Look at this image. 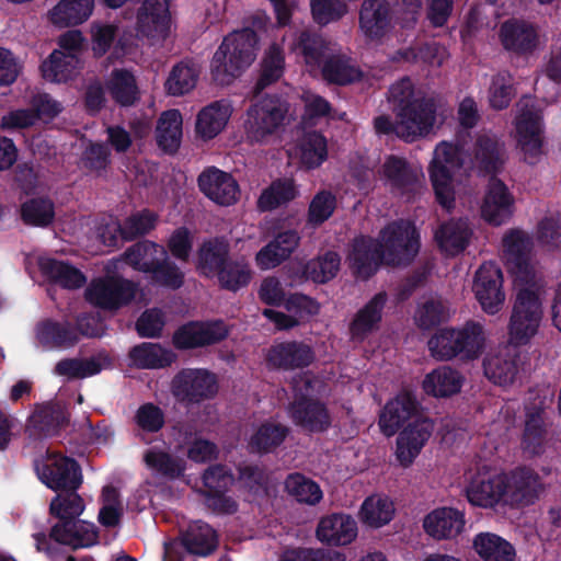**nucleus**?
Segmentation results:
<instances>
[{
  "instance_id": "obj_1",
  "label": "nucleus",
  "mask_w": 561,
  "mask_h": 561,
  "mask_svg": "<svg viewBox=\"0 0 561 561\" xmlns=\"http://www.w3.org/2000/svg\"><path fill=\"white\" fill-rule=\"evenodd\" d=\"M420 250V236L410 221L388 225L378 242L360 237L354 240L347 256L350 267L360 278L373 275L380 263L402 265L411 262Z\"/></svg>"
},
{
  "instance_id": "obj_2",
  "label": "nucleus",
  "mask_w": 561,
  "mask_h": 561,
  "mask_svg": "<svg viewBox=\"0 0 561 561\" xmlns=\"http://www.w3.org/2000/svg\"><path fill=\"white\" fill-rule=\"evenodd\" d=\"M290 50L302 58L311 75H322L330 82L347 84L362 77L360 69L351 58L333 55V49L319 35L302 32L290 45Z\"/></svg>"
},
{
  "instance_id": "obj_3",
  "label": "nucleus",
  "mask_w": 561,
  "mask_h": 561,
  "mask_svg": "<svg viewBox=\"0 0 561 561\" xmlns=\"http://www.w3.org/2000/svg\"><path fill=\"white\" fill-rule=\"evenodd\" d=\"M257 44L259 38L250 28L226 36L211 59L213 79L221 85L231 83L255 60Z\"/></svg>"
},
{
  "instance_id": "obj_4",
  "label": "nucleus",
  "mask_w": 561,
  "mask_h": 561,
  "mask_svg": "<svg viewBox=\"0 0 561 561\" xmlns=\"http://www.w3.org/2000/svg\"><path fill=\"white\" fill-rule=\"evenodd\" d=\"M514 304L508 323L512 346L527 344L540 328L543 317L545 286L542 282L513 286Z\"/></svg>"
},
{
  "instance_id": "obj_5",
  "label": "nucleus",
  "mask_w": 561,
  "mask_h": 561,
  "mask_svg": "<svg viewBox=\"0 0 561 561\" xmlns=\"http://www.w3.org/2000/svg\"><path fill=\"white\" fill-rule=\"evenodd\" d=\"M462 165V149L458 145L442 141L435 147L427 171L436 199L447 210L454 207L460 192L458 176Z\"/></svg>"
},
{
  "instance_id": "obj_6",
  "label": "nucleus",
  "mask_w": 561,
  "mask_h": 561,
  "mask_svg": "<svg viewBox=\"0 0 561 561\" xmlns=\"http://www.w3.org/2000/svg\"><path fill=\"white\" fill-rule=\"evenodd\" d=\"M295 401L290 404L288 413L296 425L309 432H323L331 425V417L327 408L314 401L313 398L324 392L323 382L304 374L294 380Z\"/></svg>"
},
{
  "instance_id": "obj_7",
  "label": "nucleus",
  "mask_w": 561,
  "mask_h": 561,
  "mask_svg": "<svg viewBox=\"0 0 561 561\" xmlns=\"http://www.w3.org/2000/svg\"><path fill=\"white\" fill-rule=\"evenodd\" d=\"M466 496L474 505L484 508L505 504L507 474L497 472L486 460L473 458L463 473Z\"/></svg>"
},
{
  "instance_id": "obj_8",
  "label": "nucleus",
  "mask_w": 561,
  "mask_h": 561,
  "mask_svg": "<svg viewBox=\"0 0 561 561\" xmlns=\"http://www.w3.org/2000/svg\"><path fill=\"white\" fill-rule=\"evenodd\" d=\"M288 111V104L276 96H266L253 103L248 108L242 124L247 141L268 142L285 125Z\"/></svg>"
},
{
  "instance_id": "obj_9",
  "label": "nucleus",
  "mask_w": 561,
  "mask_h": 561,
  "mask_svg": "<svg viewBox=\"0 0 561 561\" xmlns=\"http://www.w3.org/2000/svg\"><path fill=\"white\" fill-rule=\"evenodd\" d=\"M106 275L93 279L85 289L87 300L101 309L117 310L136 297L135 285L121 277L123 261L112 260L105 265Z\"/></svg>"
},
{
  "instance_id": "obj_10",
  "label": "nucleus",
  "mask_w": 561,
  "mask_h": 561,
  "mask_svg": "<svg viewBox=\"0 0 561 561\" xmlns=\"http://www.w3.org/2000/svg\"><path fill=\"white\" fill-rule=\"evenodd\" d=\"M444 112L443 105L434 99H422L397 108L394 134L404 141H415L434 129Z\"/></svg>"
},
{
  "instance_id": "obj_11",
  "label": "nucleus",
  "mask_w": 561,
  "mask_h": 561,
  "mask_svg": "<svg viewBox=\"0 0 561 561\" xmlns=\"http://www.w3.org/2000/svg\"><path fill=\"white\" fill-rule=\"evenodd\" d=\"M533 242L522 230H512L503 239V252L513 286L541 282L530 253Z\"/></svg>"
},
{
  "instance_id": "obj_12",
  "label": "nucleus",
  "mask_w": 561,
  "mask_h": 561,
  "mask_svg": "<svg viewBox=\"0 0 561 561\" xmlns=\"http://www.w3.org/2000/svg\"><path fill=\"white\" fill-rule=\"evenodd\" d=\"M515 131L525 160L534 163L542 152V126L540 112L533 98H523L517 103Z\"/></svg>"
},
{
  "instance_id": "obj_13",
  "label": "nucleus",
  "mask_w": 561,
  "mask_h": 561,
  "mask_svg": "<svg viewBox=\"0 0 561 561\" xmlns=\"http://www.w3.org/2000/svg\"><path fill=\"white\" fill-rule=\"evenodd\" d=\"M35 470L39 480L54 491L77 490L82 482L77 462L60 454L47 453L36 460Z\"/></svg>"
},
{
  "instance_id": "obj_14",
  "label": "nucleus",
  "mask_w": 561,
  "mask_h": 561,
  "mask_svg": "<svg viewBox=\"0 0 561 561\" xmlns=\"http://www.w3.org/2000/svg\"><path fill=\"white\" fill-rule=\"evenodd\" d=\"M472 291L485 313H499L506 299L501 268L492 262L483 263L474 273Z\"/></svg>"
},
{
  "instance_id": "obj_15",
  "label": "nucleus",
  "mask_w": 561,
  "mask_h": 561,
  "mask_svg": "<svg viewBox=\"0 0 561 561\" xmlns=\"http://www.w3.org/2000/svg\"><path fill=\"white\" fill-rule=\"evenodd\" d=\"M218 391L217 379L206 369H183L171 382V392L183 403H198L211 399Z\"/></svg>"
},
{
  "instance_id": "obj_16",
  "label": "nucleus",
  "mask_w": 561,
  "mask_h": 561,
  "mask_svg": "<svg viewBox=\"0 0 561 561\" xmlns=\"http://www.w3.org/2000/svg\"><path fill=\"white\" fill-rule=\"evenodd\" d=\"M216 546L215 530L209 525L196 520L182 534L181 542L172 541L164 545V561H182L183 548L193 554L207 556Z\"/></svg>"
},
{
  "instance_id": "obj_17",
  "label": "nucleus",
  "mask_w": 561,
  "mask_h": 561,
  "mask_svg": "<svg viewBox=\"0 0 561 561\" xmlns=\"http://www.w3.org/2000/svg\"><path fill=\"white\" fill-rule=\"evenodd\" d=\"M434 431L430 417H417L399 433L396 440L394 457L399 466L409 468L421 454Z\"/></svg>"
},
{
  "instance_id": "obj_18",
  "label": "nucleus",
  "mask_w": 561,
  "mask_h": 561,
  "mask_svg": "<svg viewBox=\"0 0 561 561\" xmlns=\"http://www.w3.org/2000/svg\"><path fill=\"white\" fill-rule=\"evenodd\" d=\"M419 403L409 390L400 391L390 399L379 413L378 427L387 436H393L408 421H414L419 415Z\"/></svg>"
},
{
  "instance_id": "obj_19",
  "label": "nucleus",
  "mask_w": 561,
  "mask_h": 561,
  "mask_svg": "<svg viewBox=\"0 0 561 561\" xmlns=\"http://www.w3.org/2000/svg\"><path fill=\"white\" fill-rule=\"evenodd\" d=\"M545 492L540 477L528 468H518L507 474L505 505L525 507L536 503Z\"/></svg>"
},
{
  "instance_id": "obj_20",
  "label": "nucleus",
  "mask_w": 561,
  "mask_h": 561,
  "mask_svg": "<svg viewBox=\"0 0 561 561\" xmlns=\"http://www.w3.org/2000/svg\"><path fill=\"white\" fill-rule=\"evenodd\" d=\"M171 28L169 0H145L137 18L139 35L158 42L167 38Z\"/></svg>"
},
{
  "instance_id": "obj_21",
  "label": "nucleus",
  "mask_w": 561,
  "mask_h": 561,
  "mask_svg": "<svg viewBox=\"0 0 561 561\" xmlns=\"http://www.w3.org/2000/svg\"><path fill=\"white\" fill-rule=\"evenodd\" d=\"M232 483L233 477L225 467L209 468L203 476L207 506L219 514L234 513L237 503L225 495Z\"/></svg>"
},
{
  "instance_id": "obj_22",
  "label": "nucleus",
  "mask_w": 561,
  "mask_h": 561,
  "mask_svg": "<svg viewBox=\"0 0 561 561\" xmlns=\"http://www.w3.org/2000/svg\"><path fill=\"white\" fill-rule=\"evenodd\" d=\"M201 191L220 206H231L239 201L240 187L234 178L217 168L205 170L198 178Z\"/></svg>"
},
{
  "instance_id": "obj_23",
  "label": "nucleus",
  "mask_w": 561,
  "mask_h": 561,
  "mask_svg": "<svg viewBox=\"0 0 561 561\" xmlns=\"http://www.w3.org/2000/svg\"><path fill=\"white\" fill-rule=\"evenodd\" d=\"M485 377L500 386L513 383L519 373V356L512 345L489 352L483 359Z\"/></svg>"
},
{
  "instance_id": "obj_24",
  "label": "nucleus",
  "mask_w": 561,
  "mask_h": 561,
  "mask_svg": "<svg viewBox=\"0 0 561 561\" xmlns=\"http://www.w3.org/2000/svg\"><path fill=\"white\" fill-rule=\"evenodd\" d=\"M228 335L222 321L190 322L173 335L178 348H193L219 342Z\"/></svg>"
},
{
  "instance_id": "obj_25",
  "label": "nucleus",
  "mask_w": 561,
  "mask_h": 561,
  "mask_svg": "<svg viewBox=\"0 0 561 561\" xmlns=\"http://www.w3.org/2000/svg\"><path fill=\"white\" fill-rule=\"evenodd\" d=\"M514 203L506 185L497 179H491L481 205V216L489 224L500 226L513 215Z\"/></svg>"
},
{
  "instance_id": "obj_26",
  "label": "nucleus",
  "mask_w": 561,
  "mask_h": 561,
  "mask_svg": "<svg viewBox=\"0 0 561 561\" xmlns=\"http://www.w3.org/2000/svg\"><path fill=\"white\" fill-rule=\"evenodd\" d=\"M285 307L289 314L273 309L263 311V314L279 330L291 329L316 316L320 310V306L314 299L300 294L291 295L286 300Z\"/></svg>"
},
{
  "instance_id": "obj_27",
  "label": "nucleus",
  "mask_w": 561,
  "mask_h": 561,
  "mask_svg": "<svg viewBox=\"0 0 561 561\" xmlns=\"http://www.w3.org/2000/svg\"><path fill=\"white\" fill-rule=\"evenodd\" d=\"M357 534L356 520L343 513L322 517L316 529L318 540L329 546H346L356 539Z\"/></svg>"
},
{
  "instance_id": "obj_28",
  "label": "nucleus",
  "mask_w": 561,
  "mask_h": 561,
  "mask_svg": "<svg viewBox=\"0 0 561 561\" xmlns=\"http://www.w3.org/2000/svg\"><path fill=\"white\" fill-rule=\"evenodd\" d=\"M465 525V514L453 507L433 510L423 520L424 531L436 540L455 538L462 533Z\"/></svg>"
},
{
  "instance_id": "obj_29",
  "label": "nucleus",
  "mask_w": 561,
  "mask_h": 561,
  "mask_svg": "<svg viewBox=\"0 0 561 561\" xmlns=\"http://www.w3.org/2000/svg\"><path fill=\"white\" fill-rule=\"evenodd\" d=\"M233 113L229 101L219 100L201 108L195 122L196 135L203 140L216 138L227 127Z\"/></svg>"
},
{
  "instance_id": "obj_30",
  "label": "nucleus",
  "mask_w": 561,
  "mask_h": 561,
  "mask_svg": "<svg viewBox=\"0 0 561 561\" xmlns=\"http://www.w3.org/2000/svg\"><path fill=\"white\" fill-rule=\"evenodd\" d=\"M422 174V168H412L405 159L393 154L385 159L379 170L380 180L398 194L408 191Z\"/></svg>"
},
{
  "instance_id": "obj_31",
  "label": "nucleus",
  "mask_w": 561,
  "mask_h": 561,
  "mask_svg": "<svg viewBox=\"0 0 561 561\" xmlns=\"http://www.w3.org/2000/svg\"><path fill=\"white\" fill-rule=\"evenodd\" d=\"M386 302L387 295L378 293L358 309L350 325L351 336L354 341H363L379 329Z\"/></svg>"
},
{
  "instance_id": "obj_32",
  "label": "nucleus",
  "mask_w": 561,
  "mask_h": 561,
  "mask_svg": "<svg viewBox=\"0 0 561 561\" xmlns=\"http://www.w3.org/2000/svg\"><path fill=\"white\" fill-rule=\"evenodd\" d=\"M300 237L294 230L278 233L270 243L255 255L259 268L266 271L280 265L299 245Z\"/></svg>"
},
{
  "instance_id": "obj_33",
  "label": "nucleus",
  "mask_w": 561,
  "mask_h": 561,
  "mask_svg": "<svg viewBox=\"0 0 561 561\" xmlns=\"http://www.w3.org/2000/svg\"><path fill=\"white\" fill-rule=\"evenodd\" d=\"M313 358L310 346L300 342L277 343L267 353L268 364L280 369L305 367L310 365Z\"/></svg>"
},
{
  "instance_id": "obj_34",
  "label": "nucleus",
  "mask_w": 561,
  "mask_h": 561,
  "mask_svg": "<svg viewBox=\"0 0 561 561\" xmlns=\"http://www.w3.org/2000/svg\"><path fill=\"white\" fill-rule=\"evenodd\" d=\"M396 515L392 499L383 493L367 496L358 510V519L367 528L379 529L391 523Z\"/></svg>"
},
{
  "instance_id": "obj_35",
  "label": "nucleus",
  "mask_w": 561,
  "mask_h": 561,
  "mask_svg": "<svg viewBox=\"0 0 561 561\" xmlns=\"http://www.w3.org/2000/svg\"><path fill=\"white\" fill-rule=\"evenodd\" d=\"M463 376L449 366H440L425 375L423 391L434 398H448L457 394L463 385Z\"/></svg>"
},
{
  "instance_id": "obj_36",
  "label": "nucleus",
  "mask_w": 561,
  "mask_h": 561,
  "mask_svg": "<svg viewBox=\"0 0 561 561\" xmlns=\"http://www.w3.org/2000/svg\"><path fill=\"white\" fill-rule=\"evenodd\" d=\"M359 25L364 35L371 39H380L390 26L389 8L385 0H365L362 4Z\"/></svg>"
},
{
  "instance_id": "obj_37",
  "label": "nucleus",
  "mask_w": 561,
  "mask_h": 561,
  "mask_svg": "<svg viewBox=\"0 0 561 561\" xmlns=\"http://www.w3.org/2000/svg\"><path fill=\"white\" fill-rule=\"evenodd\" d=\"M50 537L72 548H84L96 543L98 531L93 524L84 520L65 522L51 528Z\"/></svg>"
},
{
  "instance_id": "obj_38",
  "label": "nucleus",
  "mask_w": 561,
  "mask_h": 561,
  "mask_svg": "<svg viewBox=\"0 0 561 561\" xmlns=\"http://www.w3.org/2000/svg\"><path fill=\"white\" fill-rule=\"evenodd\" d=\"M94 0H60L48 12V20L57 27L77 26L90 19Z\"/></svg>"
},
{
  "instance_id": "obj_39",
  "label": "nucleus",
  "mask_w": 561,
  "mask_h": 561,
  "mask_svg": "<svg viewBox=\"0 0 561 561\" xmlns=\"http://www.w3.org/2000/svg\"><path fill=\"white\" fill-rule=\"evenodd\" d=\"M147 469L153 474L174 479L180 477L184 469V461L172 457L164 442H158L148 447L142 456Z\"/></svg>"
},
{
  "instance_id": "obj_40",
  "label": "nucleus",
  "mask_w": 561,
  "mask_h": 561,
  "mask_svg": "<svg viewBox=\"0 0 561 561\" xmlns=\"http://www.w3.org/2000/svg\"><path fill=\"white\" fill-rule=\"evenodd\" d=\"M80 57L66 55L64 50H54L41 66L42 76L49 82H67L81 70Z\"/></svg>"
},
{
  "instance_id": "obj_41",
  "label": "nucleus",
  "mask_w": 561,
  "mask_h": 561,
  "mask_svg": "<svg viewBox=\"0 0 561 561\" xmlns=\"http://www.w3.org/2000/svg\"><path fill=\"white\" fill-rule=\"evenodd\" d=\"M545 401L539 397L535 398L531 407H526V421L523 434V449L530 455H538L543 449L545 428L543 410Z\"/></svg>"
},
{
  "instance_id": "obj_42",
  "label": "nucleus",
  "mask_w": 561,
  "mask_h": 561,
  "mask_svg": "<svg viewBox=\"0 0 561 561\" xmlns=\"http://www.w3.org/2000/svg\"><path fill=\"white\" fill-rule=\"evenodd\" d=\"M501 39L506 49L522 54L533 51L540 44L536 30L531 25L517 21L502 25Z\"/></svg>"
},
{
  "instance_id": "obj_43",
  "label": "nucleus",
  "mask_w": 561,
  "mask_h": 561,
  "mask_svg": "<svg viewBox=\"0 0 561 561\" xmlns=\"http://www.w3.org/2000/svg\"><path fill=\"white\" fill-rule=\"evenodd\" d=\"M165 257L167 251L164 247L150 241H144L133 245L121 260L123 261V266L128 264L137 271L152 275L161 260H165Z\"/></svg>"
},
{
  "instance_id": "obj_44",
  "label": "nucleus",
  "mask_w": 561,
  "mask_h": 561,
  "mask_svg": "<svg viewBox=\"0 0 561 561\" xmlns=\"http://www.w3.org/2000/svg\"><path fill=\"white\" fill-rule=\"evenodd\" d=\"M290 154L297 157L305 169H317L328 159L327 138L320 133H307Z\"/></svg>"
},
{
  "instance_id": "obj_45",
  "label": "nucleus",
  "mask_w": 561,
  "mask_h": 561,
  "mask_svg": "<svg viewBox=\"0 0 561 561\" xmlns=\"http://www.w3.org/2000/svg\"><path fill=\"white\" fill-rule=\"evenodd\" d=\"M42 273L54 284L67 289L80 288L84 285L87 278L80 270L64 261L43 256L38 260Z\"/></svg>"
},
{
  "instance_id": "obj_46",
  "label": "nucleus",
  "mask_w": 561,
  "mask_h": 561,
  "mask_svg": "<svg viewBox=\"0 0 561 561\" xmlns=\"http://www.w3.org/2000/svg\"><path fill=\"white\" fill-rule=\"evenodd\" d=\"M470 233L467 221L450 220L435 231V240L445 254L456 255L466 249Z\"/></svg>"
},
{
  "instance_id": "obj_47",
  "label": "nucleus",
  "mask_w": 561,
  "mask_h": 561,
  "mask_svg": "<svg viewBox=\"0 0 561 561\" xmlns=\"http://www.w3.org/2000/svg\"><path fill=\"white\" fill-rule=\"evenodd\" d=\"M476 553L483 561H514V547L504 538L493 533H480L472 541Z\"/></svg>"
},
{
  "instance_id": "obj_48",
  "label": "nucleus",
  "mask_w": 561,
  "mask_h": 561,
  "mask_svg": "<svg viewBox=\"0 0 561 561\" xmlns=\"http://www.w3.org/2000/svg\"><path fill=\"white\" fill-rule=\"evenodd\" d=\"M199 68L194 62L181 61L172 67L164 82L165 92L172 96L191 93L197 85Z\"/></svg>"
},
{
  "instance_id": "obj_49",
  "label": "nucleus",
  "mask_w": 561,
  "mask_h": 561,
  "mask_svg": "<svg viewBox=\"0 0 561 561\" xmlns=\"http://www.w3.org/2000/svg\"><path fill=\"white\" fill-rule=\"evenodd\" d=\"M183 117L179 110L163 112L158 121L156 137L159 147L165 152H174L182 140Z\"/></svg>"
},
{
  "instance_id": "obj_50",
  "label": "nucleus",
  "mask_w": 561,
  "mask_h": 561,
  "mask_svg": "<svg viewBox=\"0 0 561 561\" xmlns=\"http://www.w3.org/2000/svg\"><path fill=\"white\" fill-rule=\"evenodd\" d=\"M228 244L224 240L205 241L197 253L196 268L203 276L215 277L220 267L228 263Z\"/></svg>"
},
{
  "instance_id": "obj_51",
  "label": "nucleus",
  "mask_w": 561,
  "mask_h": 561,
  "mask_svg": "<svg viewBox=\"0 0 561 561\" xmlns=\"http://www.w3.org/2000/svg\"><path fill=\"white\" fill-rule=\"evenodd\" d=\"M105 89L123 106L134 104L139 94L134 75L126 69H114L105 81Z\"/></svg>"
},
{
  "instance_id": "obj_52",
  "label": "nucleus",
  "mask_w": 561,
  "mask_h": 561,
  "mask_svg": "<svg viewBox=\"0 0 561 561\" xmlns=\"http://www.w3.org/2000/svg\"><path fill=\"white\" fill-rule=\"evenodd\" d=\"M288 434V427L270 420L253 428L249 447L259 453H267L278 447Z\"/></svg>"
},
{
  "instance_id": "obj_53",
  "label": "nucleus",
  "mask_w": 561,
  "mask_h": 561,
  "mask_svg": "<svg viewBox=\"0 0 561 561\" xmlns=\"http://www.w3.org/2000/svg\"><path fill=\"white\" fill-rule=\"evenodd\" d=\"M130 359L141 368H164L175 360V354L160 344L142 343L130 351Z\"/></svg>"
},
{
  "instance_id": "obj_54",
  "label": "nucleus",
  "mask_w": 561,
  "mask_h": 561,
  "mask_svg": "<svg viewBox=\"0 0 561 561\" xmlns=\"http://www.w3.org/2000/svg\"><path fill=\"white\" fill-rule=\"evenodd\" d=\"M298 194V187L293 179H279L261 193L257 207L263 211L272 210L295 199Z\"/></svg>"
},
{
  "instance_id": "obj_55",
  "label": "nucleus",
  "mask_w": 561,
  "mask_h": 561,
  "mask_svg": "<svg viewBox=\"0 0 561 561\" xmlns=\"http://www.w3.org/2000/svg\"><path fill=\"white\" fill-rule=\"evenodd\" d=\"M459 341V357L462 359H476L482 353L486 335L480 322L468 321L457 329Z\"/></svg>"
},
{
  "instance_id": "obj_56",
  "label": "nucleus",
  "mask_w": 561,
  "mask_h": 561,
  "mask_svg": "<svg viewBox=\"0 0 561 561\" xmlns=\"http://www.w3.org/2000/svg\"><path fill=\"white\" fill-rule=\"evenodd\" d=\"M284 484L287 494L299 503L316 505L323 497L319 484L301 473L289 474Z\"/></svg>"
},
{
  "instance_id": "obj_57",
  "label": "nucleus",
  "mask_w": 561,
  "mask_h": 561,
  "mask_svg": "<svg viewBox=\"0 0 561 561\" xmlns=\"http://www.w3.org/2000/svg\"><path fill=\"white\" fill-rule=\"evenodd\" d=\"M285 58L283 50L277 45L270 46L264 53L261 62V75L255 84V92L260 93L270 84L280 79L284 73Z\"/></svg>"
},
{
  "instance_id": "obj_58",
  "label": "nucleus",
  "mask_w": 561,
  "mask_h": 561,
  "mask_svg": "<svg viewBox=\"0 0 561 561\" xmlns=\"http://www.w3.org/2000/svg\"><path fill=\"white\" fill-rule=\"evenodd\" d=\"M107 365L108 360L100 357L65 359L56 365L55 374L69 379L87 378L99 374Z\"/></svg>"
},
{
  "instance_id": "obj_59",
  "label": "nucleus",
  "mask_w": 561,
  "mask_h": 561,
  "mask_svg": "<svg viewBox=\"0 0 561 561\" xmlns=\"http://www.w3.org/2000/svg\"><path fill=\"white\" fill-rule=\"evenodd\" d=\"M37 341L44 347H67L77 341V333L68 325L45 321L37 327Z\"/></svg>"
},
{
  "instance_id": "obj_60",
  "label": "nucleus",
  "mask_w": 561,
  "mask_h": 561,
  "mask_svg": "<svg viewBox=\"0 0 561 561\" xmlns=\"http://www.w3.org/2000/svg\"><path fill=\"white\" fill-rule=\"evenodd\" d=\"M57 492L58 494L50 503L51 514L60 519L59 523L76 522L84 511L82 497L76 490Z\"/></svg>"
},
{
  "instance_id": "obj_61",
  "label": "nucleus",
  "mask_w": 561,
  "mask_h": 561,
  "mask_svg": "<svg viewBox=\"0 0 561 561\" xmlns=\"http://www.w3.org/2000/svg\"><path fill=\"white\" fill-rule=\"evenodd\" d=\"M215 276L222 288L237 291L250 283L252 272L243 261H229L220 267Z\"/></svg>"
},
{
  "instance_id": "obj_62",
  "label": "nucleus",
  "mask_w": 561,
  "mask_h": 561,
  "mask_svg": "<svg viewBox=\"0 0 561 561\" xmlns=\"http://www.w3.org/2000/svg\"><path fill=\"white\" fill-rule=\"evenodd\" d=\"M341 259L337 253L328 251L307 263L305 274L316 283H327L334 278L340 270Z\"/></svg>"
},
{
  "instance_id": "obj_63",
  "label": "nucleus",
  "mask_w": 561,
  "mask_h": 561,
  "mask_svg": "<svg viewBox=\"0 0 561 561\" xmlns=\"http://www.w3.org/2000/svg\"><path fill=\"white\" fill-rule=\"evenodd\" d=\"M433 357L438 360H449L459 357V341L457 329H442L428 341Z\"/></svg>"
},
{
  "instance_id": "obj_64",
  "label": "nucleus",
  "mask_w": 561,
  "mask_h": 561,
  "mask_svg": "<svg viewBox=\"0 0 561 561\" xmlns=\"http://www.w3.org/2000/svg\"><path fill=\"white\" fill-rule=\"evenodd\" d=\"M449 316V308L438 297H430L419 305L414 319L422 329H430Z\"/></svg>"
}]
</instances>
